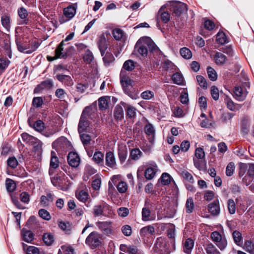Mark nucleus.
Wrapping results in <instances>:
<instances>
[{
	"label": "nucleus",
	"mask_w": 254,
	"mask_h": 254,
	"mask_svg": "<svg viewBox=\"0 0 254 254\" xmlns=\"http://www.w3.org/2000/svg\"><path fill=\"white\" fill-rule=\"evenodd\" d=\"M182 177L185 179L186 181L193 183L194 182V179L192 175L187 170L182 171L181 173Z\"/></svg>",
	"instance_id": "nucleus-59"
},
{
	"label": "nucleus",
	"mask_w": 254,
	"mask_h": 254,
	"mask_svg": "<svg viewBox=\"0 0 254 254\" xmlns=\"http://www.w3.org/2000/svg\"><path fill=\"white\" fill-rule=\"evenodd\" d=\"M233 238L235 243L238 246L242 244V237L241 234L237 231H235L233 233Z\"/></svg>",
	"instance_id": "nucleus-52"
},
{
	"label": "nucleus",
	"mask_w": 254,
	"mask_h": 254,
	"mask_svg": "<svg viewBox=\"0 0 254 254\" xmlns=\"http://www.w3.org/2000/svg\"><path fill=\"white\" fill-rule=\"evenodd\" d=\"M142 155V152L138 148H134L130 151L129 158L132 160H137L141 157Z\"/></svg>",
	"instance_id": "nucleus-36"
},
{
	"label": "nucleus",
	"mask_w": 254,
	"mask_h": 254,
	"mask_svg": "<svg viewBox=\"0 0 254 254\" xmlns=\"http://www.w3.org/2000/svg\"><path fill=\"white\" fill-rule=\"evenodd\" d=\"M95 110V107L92 106L86 107L83 111L81 118H85V119L88 120L89 119H92V115Z\"/></svg>",
	"instance_id": "nucleus-25"
},
{
	"label": "nucleus",
	"mask_w": 254,
	"mask_h": 254,
	"mask_svg": "<svg viewBox=\"0 0 254 254\" xmlns=\"http://www.w3.org/2000/svg\"><path fill=\"white\" fill-rule=\"evenodd\" d=\"M157 167V166L155 165L148 167L145 170L144 177L147 180H150L154 178L156 173Z\"/></svg>",
	"instance_id": "nucleus-24"
},
{
	"label": "nucleus",
	"mask_w": 254,
	"mask_h": 254,
	"mask_svg": "<svg viewBox=\"0 0 254 254\" xmlns=\"http://www.w3.org/2000/svg\"><path fill=\"white\" fill-rule=\"evenodd\" d=\"M6 190L9 192L13 191L16 189V185L14 182L10 179H7L5 181Z\"/></svg>",
	"instance_id": "nucleus-49"
},
{
	"label": "nucleus",
	"mask_w": 254,
	"mask_h": 254,
	"mask_svg": "<svg viewBox=\"0 0 254 254\" xmlns=\"http://www.w3.org/2000/svg\"><path fill=\"white\" fill-rule=\"evenodd\" d=\"M216 40L217 43L221 45H223L228 42L227 41L226 36L223 32H219L217 33Z\"/></svg>",
	"instance_id": "nucleus-44"
},
{
	"label": "nucleus",
	"mask_w": 254,
	"mask_h": 254,
	"mask_svg": "<svg viewBox=\"0 0 254 254\" xmlns=\"http://www.w3.org/2000/svg\"><path fill=\"white\" fill-rule=\"evenodd\" d=\"M212 240L221 251H224L227 246V241L225 236H222L218 232L214 231L211 234Z\"/></svg>",
	"instance_id": "nucleus-5"
},
{
	"label": "nucleus",
	"mask_w": 254,
	"mask_h": 254,
	"mask_svg": "<svg viewBox=\"0 0 254 254\" xmlns=\"http://www.w3.org/2000/svg\"><path fill=\"white\" fill-rule=\"evenodd\" d=\"M54 200V195L51 193H47L46 195H42L40 197V203L44 206L50 205Z\"/></svg>",
	"instance_id": "nucleus-22"
},
{
	"label": "nucleus",
	"mask_w": 254,
	"mask_h": 254,
	"mask_svg": "<svg viewBox=\"0 0 254 254\" xmlns=\"http://www.w3.org/2000/svg\"><path fill=\"white\" fill-rule=\"evenodd\" d=\"M51 156L50 167L49 173L50 176H52L54 174V170L58 168L59 166V161L54 151H51Z\"/></svg>",
	"instance_id": "nucleus-15"
},
{
	"label": "nucleus",
	"mask_w": 254,
	"mask_h": 254,
	"mask_svg": "<svg viewBox=\"0 0 254 254\" xmlns=\"http://www.w3.org/2000/svg\"><path fill=\"white\" fill-rule=\"evenodd\" d=\"M158 16L160 17L161 21L164 23H168L170 19V15L167 11H165L164 8L162 7L158 12Z\"/></svg>",
	"instance_id": "nucleus-26"
},
{
	"label": "nucleus",
	"mask_w": 254,
	"mask_h": 254,
	"mask_svg": "<svg viewBox=\"0 0 254 254\" xmlns=\"http://www.w3.org/2000/svg\"><path fill=\"white\" fill-rule=\"evenodd\" d=\"M194 246V242L191 239H187L184 244V251L187 254H190Z\"/></svg>",
	"instance_id": "nucleus-31"
},
{
	"label": "nucleus",
	"mask_w": 254,
	"mask_h": 254,
	"mask_svg": "<svg viewBox=\"0 0 254 254\" xmlns=\"http://www.w3.org/2000/svg\"><path fill=\"white\" fill-rule=\"evenodd\" d=\"M120 250L121 252L127 253L128 254H144L143 252L138 249L134 245H127L121 244L120 246Z\"/></svg>",
	"instance_id": "nucleus-9"
},
{
	"label": "nucleus",
	"mask_w": 254,
	"mask_h": 254,
	"mask_svg": "<svg viewBox=\"0 0 254 254\" xmlns=\"http://www.w3.org/2000/svg\"><path fill=\"white\" fill-rule=\"evenodd\" d=\"M228 209L229 212L233 214L236 212V204L234 200L233 199H229L227 202Z\"/></svg>",
	"instance_id": "nucleus-61"
},
{
	"label": "nucleus",
	"mask_w": 254,
	"mask_h": 254,
	"mask_svg": "<svg viewBox=\"0 0 254 254\" xmlns=\"http://www.w3.org/2000/svg\"><path fill=\"white\" fill-rule=\"evenodd\" d=\"M80 201L84 202L87 207L90 206L91 199L87 191L83 190H80Z\"/></svg>",
	"instance_id": "nucleus-35"
},
{
	"label": "nucleus",
	"mask_w": 254,
	"mask_h": 254,
	"mask_svg": "<svg viewBox=\"0 0 254 254\" xmlns=\"http://www.w3.org/2000/svg\"><path fill=\"white\" fill-rule=\"evenodd\" d=\"M207 70L209 79L212 81H215L217 78V75L215 70L210 66L207 67Z\"/></svg>",
	"instance_id": "nucleus-57"
},
{
	"label": "nucleus",
	"mask_w": 254,
	"mask_h": 254,
	"mask_svg": "<svg viewBox=\"0 0 254 254\" xmlns=\"http://www.w3.org/2000/svg\"><path fill=\"white\" fill-rule=\"evenodd\" d=\"M51 182L54 186L61 187L63 184V178L60 176H55L51 178Z\"/></svg>",
	"instance_id": "nucleus-43"
},
{
	"label": "nucleus",
	"mask_w": 254,
	"mask_h": 254,
	"mask_svg": "<svg viewBox=\"0 0 254 254\" xmlns=\"http://www.w3.org/2000/svg\"><path fill=\"white\" fill-rule=\"evenodd\" d=\"M205 251L207 254H221L220 252L212 244H208L205 248Z\"/></svg>",
	"instance_id": "nucleus-46"
},
{
	"label": "nucleus",
	"mask_w": 254,
	"mask_h": 254,
	"mask_svg": "<svg viewBox=\"0 0 254 254\" xmlns=\"http://www.w3.org/2000/svg\"><path fill=\"white\" fill-rule=\"evenodd\" d=\"M64 15L59 18L61 24L64 23L72 18L76 13V7L73 5H70L64 8Z\"/></svg>",
	"instance_id": "nucleus-7"
},
{
	"label": "nucleus",
	"mask_w": 254,
	"mask_h": 254,
	"mask_svg": "<svg viewBox=\"0 0 254 254\" xmlns=\"http://www.w3.org/2000/svg\"><path fill=\"white\" fill-rule=\"evenodd\" d=\"M127 115L129 118H134L136 116V109L134 107L130 105H127Z\"/></svg>",
	"instance_id": "nucleus-55"
},
{
	"label": "nucleus",
	"mask_w": 254,
	"mask_h": 254,
	"mask_svg": "<svg viewBox=\"0 0 254 254\" xmlns=\"http://www.w3.org/2000/svg\"><path fill=\"white\" fill-rule=\"evenodd\" d=\"M56 77L59 81L65 85L70 86L73 84V80L68 75L58 74L56 75Z\"/></svg>",
	"instance_id": "nucleus-20"
},
{
	"label": "nucleus",
	"mask_w": 254,
	"mask_h": 254,
	"mask_svg": "<svg viewBox=\"0 0 254 254\" xmlns=\"http://www.w3.org/2000/svg\"><path fill=\"white\" fill-rule=\"evenodd\" d=\"M15 42L17 47V49L19 52L26 54L25 52L22 51V49L24 50V51H28V50L29 49V45H28L24 43H22L20 40H18V39H16Z\"/></svg>",
	"instance_id": "nucleus-37"
},
{
	"label": "nucleus",
	"mask_w": 254,
	"mask_h": 254,
	"mask_svg": "<svg viewBox=\"0 0 254 254\" xmlns=\"http://www.w3.org/2000/svg\"><path fill=\"white\" fill-rule=\"evenodd\" d=\"M86 46L80 44V51L85 50L84 53L82 54L83 60L86 64H91L94 63V58L92 53L89 50L86 49Z\"/></svg>",
	"instance_id": "nucleus-10"
},
{
	"label": "nucleus",
	"mask_w": 254,
	"mask_h": 254,
	"mask_svg": "<svg viewBox=\"0 0 254 254\" xmlns=\"http://www.w3.org/2000/svg\"><path fill=\"white\" fill-rule=\"evenodd\" d=\"M29 125L38 132H41L44 128V123L41 120H38L33 123L30 119H28Z\"/></svg>",
	"instance_id": "nucleus-21"
},
{
	"label": "nucleus",
	"mask_w": 254,
	"mask_h": 254,
	"mask_svg": "<svg viewBox=\"0 0 254 254\" xmlns=\"http://www.w3.org/2000/svg\"><path fill=\"white\" fill-rule=\"evenodd\" d=\"M67 162L70 166L77 168L79 165V156L74 151H70L67 156Z\"/></svg>",
	"instance_id": "nucleus-11"
},
{
	"label": "nucleus",
	"mask_w": 254,
	"mask_h": 254,
	"mask_svg": "<svg viewBox=\"0 0 254 254\" xmlns=\"http://www.w3.org/2000/svg\"><path fill=\"white\" fill-rule=\"evenodd\" d=\"M244 248L251 254H254V243L250 241H246L245 243Z\"/></svg>",
	"instance_id": "nucleus-63"
},
{
	"label": "nucleus",
	"mask_w": 254,
	"mask_h": 254,
	"mask_svg": "<svg viewBox=\"0 0 254 254\" xmlns=\"http://www.w3.org/2000/svg\"><path fill=\"white\" fill-rule=\"evenodd\" d=\"M110 210V206L105 202L102 201L100 204L94 207L93 213L95 216L105 215L107 211Z\"/></svg>",
	"instance_id": "nucleus-12"
},
{
	"label": "nucleus",
	"mask_w": 254,
	"mask_h": 254,
	"mask_svg": "<svg viewBox=\"0 0 254 254\" xmlns=\"http://www.w3.org/2000/svg\"><path fill=\"white\" fill-rule=\"evenodd\" d=\"M99 108L101 110H106L108 106V101L106 97H102L98 99Z\"/></svg>",
	"instance_id": "nucleus-51"
},
{
	"label": "nucleus",
	"mask_w": 254,
	"mask_h": 254,
	"mask_svg": "<svg viewBox=\"0 0 254 254\" xmlns=\"http://www.w3.org/2000/svg\"><path fill=\"white\" fill-rule=\"evenodd\" d=\"M17 13L19 17L23 20L22 24H26L27 22L26 19L28 15V13L26 9L23 7H20L18 9Z\"/></svg>",
	"instance_id": "nucleus-29"
},
{
	"label": "nucleus",
	"mask_w": 254,
	"mask_h": 254,
	"mask_svg": "<svg viewBox=\"0 0 254 254\" xmlns=\"http://www.w3.org/2000/svg\"><path fill=\"white\" fill-rule=\"evenodd\" d=\"M112 34L115 39L120 40L124 36V33L122 30L117 28L113 30Z\"/></svg>",
	"instance_id": "nucleus-62"
},
{
	"label": "nucleus",
	"mask_w": 254,
	"mask_h": 254,
	"mask_svg": "<svg viewBox=\"0 0 254 254\" xmlns=\"http://www.w3.org/2000/svg\"><path fill=\"white\" fill-rule=\"evenodd\" d=\"M150 205L149 203H145V206L143 208L142 210V220L144 221H147L150 220V210L149 206Z\"/></svg>",
	"instance_id": "nucleus-28"
},
{
	"label": "nucleus",
	"mask_w": 254,
	"mask_h": 254,
	"mask_svg": "<svg viewBox=\"0 0 254 254\" xmlns=\"http://www.w3.org/2000/svg\"><path fill=\"white\" fill-rule=\"evenodd\" d=\"M156 48V45L150 37H142L135 44L133 52L138 56L146 57L148 50L152 51Z\"/></svg>",
	"instance_id": "nucleus-1"
},
{
	"label": "nucleus",
	"mask_w": 254,
	"mask_h": 254,
	"mask_svg": "<svg viewBox=\"0 0 254 254\" xmlns=\"http://www.w3.org/2000/svg\"><path fill=\"white\" fill-rule=\"evenodd\" d=\"M32 223H26L25 228H23L21 230V235L23 240L28 243L31 242L34 239V235L33 233L27 229L30 228Z\"/></svg>",
	"instance_id": "nucleus-14"
},
{
	"label": "nucleus",
	"mask_w": 254,
	"mask_h": 254,
	"mask_svg": "<svg viewBox=\"0 0 254 254\" xmlns=\"http://www.w3.org/2000/svg\"><path fill=\"white\" fill-rule=\"evenodd\" d=\"M209 212L213 216H217L220 212L219 201L218 199L214 200L208 206Z\"/></svg>",
	"instance_id": "nucleus-17"
},
{
	"label": "nucleus",
	"mask_w": 254,
	"mask_h": 254,
	"mask_svg": "<svg viewBox=\"0 0 254 254\" xmlns=\"http://www.w3.org/2000/svg\"><path fill=\"white\" fill-rule=\"evenodd\" d=\"M154 232V228L152 225L144 227L140 230V234L144 236L148 234H152Z\"/></svg>",
	"instance_id": "nucleus-54"
},
{
	"label": "nucleus",
	"mask_w": 254,
	"mask_h": 254,
	"mask_svg": "<svg viewBox=\"0 0 254 254\" xmlns=\"http://www.w3.org/2000/svg\"><path fill=\"white\" fill-rule=\"evenodd\" d=\"M52 147L59 153H65L67 151L72 148L71 142L65 137L61 136L54 141Z\"/></svg>",
	"instance_id": "nucleus-3"
},
{
	"label": "nucleus",
	"mask_w": 254,
	"mask_h": 254,
	"mask_svg": "<svg viewBox=\"0 0 254 254\" xmlns=\"http://www.w3.org/2000/svg\"><path fill=\"white\" fill-rule=\"evenodd\" d=\"M134 67V62L130 60L126 61L123 64L124 69L127 71L132 70Z\"/></svg>",
	"instance_id": "nucleus-64"
},
{
	"label": "nucleus",
	"mask_w": 254,
	"mask_h": 254,
	"mask_svg": "<svg viewBox=\"0 0 254 254\" xmlns=\"http://www.w3.org/2000/svg\"><path fill=\"white\" fill-rule=\"evenodd\" d=\"M65 45L64 41H62L58 45L55 50V54L57 55L58 58H63L66 56V53L64 51V46Z\"/></svg>",
	"instance_id": "nucleus-30"
},
{
	"label": "nucleus",
	"mask_w": 254,
	"mask_h": 254,
	"mask_svg": "<svg viewBox=\"0 0 254 254\" xmlns=\"http://www.w3.org/2000/svg\"><path fill=\"white\" fill-rule=\"evenodd\" d=\"M21 138L23 141L28 144H33L36 141V138L29 135L27 133H23L21 134Z\"/></svg>",
	"instance_id": "nucleus-41"
},
{
	"label": "nucleus",
	"mask_w": 254,
	"mask_h": 254,
	"mask_svg": "<svg viewBox=\"0 0 254 254\" xmlns=\"http://www.w3.org/2000/svg\"><path fill=\"white\" fill-rule=\"evenodd\" d=\"M233 92L235 98L239 101H244L248 93L246 89L241 86H235Z\"/></svg>",
	"instance_id": "nucleus-13"
},
{
	"label": "nucleus",
	"mask_w": 254,
	"mask_h": 254,
	"mask_svg": "<svg viewBox=\"0 0 254 254\" xmlns=\"http://www.w3.org/2000/svg\"><path fill=\"white\" fill-rule=\"evenodd\" d=\"M118 155L121 163H123L126 161L127 155V149L126 148H123L119 149Z\"/></svg>",
	"instance_id": "nucleus-45"
},
{
	"label": "nucleus",
	"mask_w": 254,
	"mask_h": 254,
	"mask_svg": "<svg viewBox=\"0 0 254 254\" xmlns=\"http://www.w3.org/2000/svg\"><path fill=\"white\" fill-rule=\"evenodd\" d=\"M53 86V81L51 79H47L42 81L37 87L35 89L34 92L39 90H43L44 89H50Z\"/></svg>",
	"instance_id": "nucleus-27"
},
{
	"label": "nucleus",
	"mask_w": 254,
	"mask_h": 254,
	"mask_svg": "<svg viewBox=\"0 0 254 254\" xmlns=\"http://www.w3.org/2000/svg\"><path fill=\"white\" fill-rule=\"evenodd\" d=\"M172 80L174 83L179 85H184V79L182 74L179 72H176L172 76Z\"/></svg>",
	"instance_id": "nucleus-32"
},
{
	"label": "nucleus",
	"mask_w": 254,
	"mask_h": 254,
	"mask_svg": "<svg viewBox=\"0 0 254 254\" xmlns=\"http://www.w3.org/2000/svg\"><path fill=\"white\" fill-rule=\"evenodd\" d=\"M102 57H103V61L104 64L106 66L111 65L115 61L114 56L109 51H106L104 54V56H102Z\"/></svg>",
	"instance_id": "nucleus-23"
},
{
	"label": "nucleus",
	"mask_w": 254,
	"mask_h": 254,
	"mask_svg": "<svg viewBox=\"0 0 254 254\" xmlns=\"http://www.w3.org/2000/svg\"><path fill=\"white\" fill-rule=\"evenodd\" d=\"M58 254H74V249L71 246H62Z\"/></svg>",
	"instance_id": "nucleus-39"
},
{
	"label": "nucleus",
	"mask_w": 254,
	"mask_h": 254,
	"mask_svg": "<svg viewBox=\"0 0 254 254\" xmlns=\"http://www.w3.org/2000/svg\"><path fill=\"white\" fill-rule=\"evenodd\" d=\"M181 55L185 59H190L192 57V53L190 50L188 48H183L180 49Z\"/></svg>",
	"instance_id": "nucleus-50"
},
{
	"label": "nucleus",
	"mask_w": 254,
	"mask_h": 254,
	"mask_svg": "<svg viewBox=\"0 0 254 254\" xmlns=\"http://www.w3.org/2000/svg\"><path fill=\"white\" fill-rule=\"evenodd\" d=\"M80 140L84 147L89 157H91L93 153L94 141L91 139V136L88 134L80 133Z\"/></svg>",
	"instance_id": "nucleus-4"
},
{
	"label": "nucleus",
	"mask_w": 254,
	"mask_h": 254,
	"mask_svg": "<svg viewBox=\"0 0 254 254\" xmlns=\"http://www.w3.org/2000/svg\"><path fill=\"white\" fill-rule=\"evenodd\" d=\"M92 183V188L95 190H99L101 187V179L99 175H95Z\"/></svg>",
	"instance_id": "nucleus-42"
},
{
	"label": "nucleus",
	"mask_w": 254,
	"mask_h": 254,
	"mask_svg": "<svg viewBox=\"0 0 254 254\" xmlns=\"http://www.w3.org/2000/svg\"><path fill=\"white\" fill-rule=\"evenodd\" d=\"M194 208V202L193 199L191 197H189L187 199L186 203V212L188 213L192 212Z\"/></svg>",
	"instance_id": "nucleus-47"
},
{
	"label": "nucleus",
	"mask_w": 254,
	"mask_h": 254,
	"mask_svg": "<svg viewBox=\"0 0 254 254\" xmlns=\"http://www.w3.org/2000/svg\"><path fill=\"white\" fill-rule=\"evenodd\" d=\"M114 117L118 120H122L124 117V111L121 106H117L114 110Z\"/></svg>",
	"instance_id": "nucleus-40"
},
{
	"label": "nucleus",
	"mask_w": 254,
	"mask_h": 254,
	"mask_svg": "<svg viewBox=\"0 0 254 254\" xmlns=\"http://www.w3.org/2000/svg\"><path fill=\"white\" fill-rule=\"evenodd\" d=\"M98 46L101 56H104V54L106 51H108V44L105 36L102 34L99 39L98 42Z\"/></svg>",
	"instance_id": "nucleus-18"
},
{
	"label": "nucleus",
	"mask_w": 254,
	"mask_h": 254,
	"mask_svg": "<svg viewBox=\"0 0 254 254\" xmlns=\"http://www.w3.org/2000/svg\"><path fill=\"white\" fill-rule=\"evenodd\" d=\"M1 23L7 31H9L11 27L9 16L7 15H2L1 17Z\"/></svg>",
	"instance_id": "nucleus-33"
},
{
	"label": "nucleus",
	"mask_w": 254,
	"mask_h": 254,
	"mask_svg": "<svg viewBox=\"0 0 254 254\" xmlns=\"http://www.w3.org/2000/svg\"><path fill=\"white\" fill-rule=\"evenodd\" d=\"M120 82L125 94L132 99H136L138 98L137 93L130 84L131 80L125 75V71L123 69L120 73Z\"/></svg>",
	"instance_id": "nucleus-2"
},
{
	"label": "nucleus",
	"mask_w": 254,
	"mask_h": 254,
	"mask_svg": "<svg viewBox=\"0 0 254 254\" xmlns=\"http://www.w3.org/2000/svg\"><path fill=\"white\" fill-rule=\"evenodd\" d=\"M39 215L43 219L48 221L51 219V216L50 213L44 209H41L39 210Z\"/></svg>",
	"instance_id": "nucleus-60"
},
{
	"label": "nucleus",
	"mask_w": 254,
	"mask_h": 254,
	"mask_svg": "<svg viewBox=\"0 0 254 254\" xmlns=\"http://www.w3.org/2000/svg\"><path fill=\"white\" fill-rule=\"evenodd\" d=\"M104 155L100 151L95 152L93 157V160L97 164L102 163L104 160Z\"/></svg>",
	"instance_id": "nucleus-48"
},
{
	"label": "nucleus",
	"mask_w": 254,
	"mask_h": 254,
	"mask_svg": "<svg viewBox=\"0 0 254 254\" xmlns=\"http://www.w3.org/2000/svg\"><path fill=\"white\" fill-rule=\"evenodd\" d=\"M235 169L234 163L232 162L229 163L226 168V175L228 177L232 176L234 174Z\"/></svg>",
	"instance_id": "nucleus-56"
},
{
	"label": "nucleus",
	"mask_w": 254,
	"mask_h": 254,
	"mask_svg": "<svg viewBox=\"0 0 254 254\" xmlns=\"http://www.w3.org/2000/svg\"><path fill=\"white\" fill-rule=\"evenodd\" d=\"M159 181L163 185H167L171 182L170 176L166 173H164L162 174Z\"/></svg>",
	"instance_id": "nucleus-53"
},
{
	"label": "nucleus",
	"mask_w": 254,
	"mask_h": 254,
	"mask_svg": "<svg viewBox=\"0 0 254 254\" xmlns=\"http://www.w3.org/2000/svg\"><path fill=\"white\" fill-rule=\"evenodd\" d=\"M214 59L217 64L222 65L226 61L227 57L222 53L216 52L214 56Z\"/></svg>",
	"instance_id": "nucleus-34"
},
{
	"label": "nucleus",
	"mask_w": 254,
	"mask_h": 254,
	"mask_svg": "<svg viewBox=\"0 0 254 254\" xmlns=\"http://www.w3.org/2000/svg\"><path fill=\"white\" fill-rule=\"evenodd\" d=\"M106 165L112 169L117 168V163L113 152L109 151L106 154Z\"/></svg>",
	"instance_id": "nucleus-16"
},
{
	"label": "nucleus",
	"mask_w": 254,
	"mask_h": 254,
	"mask_svg": "<svg viewBox=\"0 0 254 254\" xmlns=\"http://www.w3.org/2000/svg\"><path fill=\"white\" fill-rule=\"evenodd\" d=\"M90 122L87 119L85 118H80V129L83 130H86L87 131L90 130L89 127Z\"/></svg>",
	"instance_id": "nucleus-58"
},
{
	"label": "nucleus",
	"mask_w": 254,
	"mask_h": 254,
	"mask_svg": "<svg viewBox=\"0 0 254 254\" xmlns=\"http://www.w3.org/2000/svg\"><path fill=\"white\" fill-rule=\"evenodd\" d=\"M86 244L91 249H94L102 245V238L96 232H92L86 238Z\"/></svg>",
	"instance_id": "nucleus-6"
},
{
	"label": "nucleus",
	"mask_w": 254,
	"mask_h": 254,
	"mask_svg": "<svg viewBox=\"0 0 254 254\" xmlns=\"http://www.w3.org/2000/svg\"><path fill=\"white\" fill-rule=\"evenodd\" d=\"M43 240L46 245L50 246L54 243L55 238L52 234L47 233L43 235Z\"/></svg>",
	"instance_id": "nucleus-38"
},
{
	"label": "nucleus",
	"mask_w": 254,
	"mask_h": 254,
	"mask_svg": "<svg viewBox=\"0 0 254 254\" xmlns=\"http://www.w3.org/2000/svg\"><path fill=\"white\" fill-rule=\"evenodd\" d=\"M187 10V4L180 1L174 2L171 7V10L177 16H180L182 13L186 12Z\"/></svg>",
	"instance_id": "nucleus-8"
},
{
	"label": "nucleus",
	"mask_w": 254,
	"mask_h": 254,
	"mask_svg": "<svg viewBox=\"0 0 254 254\" xmlns=\"http://www.w3.org/2000/svg\"><path fill=\"white\" fill-rule=\"evenodd\" d=\"M97 172V170L90 165H86L84 169L82 178L84 181H87L90 177Z\"/></svg>",
	"instance_id": "nucleus-19"
}]
</instances>
